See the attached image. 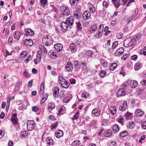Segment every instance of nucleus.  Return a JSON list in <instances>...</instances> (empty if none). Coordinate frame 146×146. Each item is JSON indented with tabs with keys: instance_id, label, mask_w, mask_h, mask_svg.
I'll use <instances>...</instances> for the list:
<instances>
[{
	"instance_id": "53",
	"label": "nucleus",
	"mask_w": 146,
	"mask_h": 146,
	"mask_svg": "<svg viewBox=\"0 0 146 146\" xmlns=\"http://www.w3.org/2000/svg\"><path fill=\"white\" fill-rule=\"evenodd\" d=\"M79 113L77 112L74 115L73 118H72V119H76L79 117Z\"/></svg>"
},
{
	"instance_id": "57",
	"label": "nucleus",
	"mask_w": 146,
	"mask_h": 146,
	"mask_svg": "<svg viewBox=\"0 0 146 146\" xmlns=\"http://www.w3.org/2000/svg\"><path fill=\"white\" fill-rule=\"evenodd\" d=\"M40 2L42 5H45L47 4V0H40Z\"/></svg>"
},
{
	"instance_id": "56",
	"label": "nucleus",
	"mask_w": 146,
	"mask_h": 146,
	"mask_svg": "<svg viewBox=\"0 0 146 146\" xmlns=\"http://www.w3.org/2000/svg\"><path fill=\"white\" fill-rule=\"evenodd\" d=\"M123 34L121 33H119L117 35V39H121L122 37H123Z\"/></svg>"
},
{
	"instance_id": "10",
	"label": "nucleus",
	"mask_w": 146,
	"mask_h": 146,
	"mask_svg": "<svg viewBox=\"0 0 146 146\" xmlns=\"http://www.w3.org/2000/svg\"><path fill=\"white\" fill-rule=\"evenodd\" d=\"M101 112V110L99 109L95 108L92 111V114L94 117H98L100 115Z\"/></svg>"
},
{
	"instance_id": "27",
	"label": "nucleus",
	"mask_w": 146,
	"mask_h": 146,
	"mask_svg": "<svg viewBox=\"0 0 146 146\" xmlns=\"http://www.w3.org/2000/svg\"><path fill=\"white\" fill-rule=\"evenodd\" d=\"M70 48L71 49L72 53L75 52L76 50L75 44L74 43H71L70 45Z\"/></svg>"
},
{
	"instance_id": "58",
	"label": "nucleus",
	"mask_w": 146,
	"mask_h": 146,
	"mask_svg": "<svg viewBox=\"0 0 146 146\" xmlns=\"http://www.w3.org/2000/svg\"><path fill=\"white\" fill-rule=\"evenodd\" d=\"M58 125V123H55L54 124L52 125L51 127L52 130L55 129Z\"/></svg>"
},
{
	"instance_id": "39",
	"label": "nucleus",
	"mask_w": 146,
	"mask_h": 146,
	"mask_svg": "<svg viewBox=\"0 0 146 146\" xmlns=\"http://www.w3.org/2000/svg\"><path fill=\"white\" fill-rule=\"evenodd\" d=\"M24 76L26 78H29L30 77V74L28 73V70L26 69L23 72Z\"/></svg>"
},
{
	"instance_id": "50",
	"label": "nucleus",
	"mask_w": 146,
	"mask_h": 146,
	"mask_svg": "<svg viewBox=\"0 0 146 146\" xmlns=\"http://www.w3.org/2000/svg\"><path fill=\"white\" fill-rule=\"evenodd\" d=\"M27 51H24L21 53V56L22 57H26L27 56Z\"/></svg>"
},
{
	"instance_id": "42",
	"label": "nucleus",
	"mask_w": 146,
	"mask_h": 146,
	"mask_svg": "<svg viewBox=\"0 0 146 146\" xmlns=\"http://www.w3.org/2000/svg\"><path fill=\"white\" fill-rule=\"evenodd\" d=\"M112 1L116 7H118L119 6V0H112Z\"/></svg>"
},
{
	"instance_id": "2",
	"label": "nucleus",
	"mask_w": 146,
	"mask_h": 146,
	"mask_svg": "<svg viewBox=\"0 0 146 146\" xmlns=\"http://www.w3.org/2000/svg\"><path fill=\"white\" fill-rule=\"evenodd\" d=\"M58 80L62 88H66L69 87L70 85L69 83L64 78L63 76H60L59 77Z\"/></svg>"
},
{
	"instance_id": "25",
	"label": "nucleus",
	"mask_w": 146,
	"mask_h": 146,
	"mask_svg": "<svg viewBox=\"0 0 146 146\" xmlns=\"http://www.w3.org/2000/svg\"><path fill=\"white\" fill-rule=\"evenodd\" d=\"M135 126V123L133 122H129V123L127 125V127L129 130H131Z\"/></svg>"
},
{
	"instance_id": "8",
	"label": "nucleus",
	"mask_w": 146,
	"mask_h": 146,
	"mask_svg": "<svg viewBox=\"0 0 146 146\" xmlns=\"http://www.w3.org/2000/svg\"><path fill=\"white\" fill-rule=\"evenodd\" d=\"M22 42L23 45L26 46H31L33 44V41L30 39H26L25 40H23Z\"/></svg>"
},
{
	"instance_id": "23",
	"label": "nucleus",
	"mask_w": 146,
	"mask_h": 146,
	"mask_svg": "<svg viewBox=\"0 0 146 146\" xmlns=\"http://www.w3.org/2000/svg\"><path fill=\"white\" fill-rule=\"evenodd\" d=\"M112 134L111 131L110 129L105 131L103 133L104 136L106 137H109L111 136Z\"/></svg>"
},
{
	"instance_id": "45",
	"label": "nucleus",
	"mask_w": 146,
	"mask_h": 146,
	"mask_svg": "<svg viewBox=\"0 0 146 146\" xmlns=\"http://www.w3.org/2000/svg\"><path fill=\"white\" fill-rule=\"evenodd\" d=\"M131 113L127 112L125 115V117L127 119H129L131 117Z\"/></svg>"
},
{
	"instance_id": "54",
	"label": "nucleus",
	"mask_w": 146,
	"mask_h": 146,
	"mask_svg": "<svg viewBox=\"0 0 146 146\" xmlns=\"http://www.w3.org/2000/svg\"><path fill=\"white\" fill-rule=\"evenodd\" d=\"M132 83V80H127L126 82H124V84L126 85H130Z\"/></svg>"
},
{
	"instance_id": "6",
	"label": "nucleus",
	"mask_w": 146,
	"mask_h": 146,
	"mask_svg": "<svg viewBox=\"0 0 146 146\" xmlns=\"http://www.w3.org/2000/svg\"><path fill=\"white\" fill-rule=\"evenodd\" d=\"M61 27L62 30L64 32L66 31H70L71 28L69 25L65 22H63L61 23Z\"/></svg>"
},
{
	"instance_id": "18",
	"label": "nucleus",
	"mask_w": 146,
	"mask_h": 146,
	"mask_svg": "<svg viewBox=\"0 0 146 146\" xmlns=\"http://www.w3.org/2000/svg\"><path fill=\"white\" fill-rule=\"evenodd\" d=\"M127 107V104L126 101H124L123 104L121 106L119 107V110L122 111L125 110Z\"/></svg>"
},
{
	"instance_id": "43",
	"label": "nucleus",
	"mask_w": 146,
	"mask_h": 146,
	"mask_svg": "<svg viewBox=\"0 0 146 146\" xmlns=\"http://www.w3.org/2000/svg\"><path fill=\"white\" fill-rule=\"evenodd\" d=\"M102 33L98 31L95 34L94 37L97 38H98L102 36L101 33Z\"/></svg>"
},
{
	"instance_id": "30",
	"label": "nucleus",
	"mask_w": 146,
	"mask_h": 146,
	"mask_svg": "<svg viewBox=\"0 0 146 146\" xmlns=\"http://www.w3.org/2000/svg\"><path fill=\"white\" fill-rule=\"evenodd\" d=\"M55 107V105L53 103H49L48 104V110L51 111Z\"/></svg>"
},
{
	"instance_id": "49",
	"label": "nucleus",
	"mask_w": 146,
	"mask_h": 146,
	"mask_svg": "<svg viewBox=\"0 0 146 146\" xmlns=\"http://www.w3.org/2000/svg\"><path fill=\"white\" fill-rule=\"evenodd\" d=\"M124 119V118L122 117H121L118 118V122L120 123L121 125H123V120Z\"/></svg>"
},
{
	"instance_id": "38",
	"label": "nucleus",
	"mask_w": 146,
	"mask_h": 146,
	"mask_svg": "<svg viewBox=\"0 0 146 146\" xmlns=\"http://www.w3.org/2000/svg\"><path fill=\"white\" fill-rule=\"evenodd\" d=\"M93 52L91 50L87 51L86 52V54L90 58H92L93 55Z\"/></svg>"
},
{
	"instance_id": "33",
	"label": "nucleus",
	"mask_w": 146,
	"mask_h": 146,
	"mask_svg": "<svg viewBox=\"0 0 146 146\" xmlns=\"http://www.w3.org/2000/svg\"><path fill=\"white\" fill-rule=\"evenodd\" d=\"M129 134L128 131H124L121 132L120 134V136L121 137H124L127 136Z\"/></svg>"
},
{
	"instance_id": "24",
	"label": "nucleus",
	"mask_w": 146,
	"mask_h": 146,
	"mask_svg": "<svg viewBox=\"0 0 146 146\" xmlns=\"http://www.w3.org/2000/svg\"><path fill=\"white\" fill-rule=\"evenodd\" d=\"M59 91V89L58 88L56 87L54 88V89L53 91V96L55 98L57 97Z\"/></svg>"
},
{
	"instance_id": "9",
	"label": "nucleus",
	"mask_w": 146,
	"mask_h": 146,
	"mask_svg": "<svg viewBox=\"0 0 146 146\" xmlns=\"http://www.w3.org/2000/svg\"><path fill=\"white\" fill-rule=\"evenodd\" d=\"M49 54L50 57L53 59L59 56V54L58 53L52 50L49 52Z\"/></svg>"
},
{
	"instance_id": "13",
	"label": "nucleus",
	"mask_w": 146,
	"mask_h": 146,
	"mask_svg": "<svg viewBox=\"0 0 146 146\" xmlns=\"http://www.w3.org/2000/svg\"><path fill=\"white\" fill-rule=\"evenodd\" d=\"M11 120L13 124L16 125L17 124V114H16L14 113L12 115L11 118Z\"/></svg>"
},
{
	"instance_id": "46",
	"label": "nucleus",
	"mask_w": 146,
	"mask_h": 146,
	"mask_svg": "<svg viewBox=\"0 0 146 146\" xmlns=\"http://www.w3.org/2000/svg\"><path fill=\"white\" fill-rule=\"evenodd\" d=\"M133 84L132 86H131V88H135L138 85V83L137 81L135 80L132 81Z\"/></svg>"
},
{
	"instance_id": "4",
	"label": "nucleus",
	"mask_w": 146,
	"mask_h": 146,
	"mask_svg": "<svg viewBox=\"0 0 146 146\" xmlns=\"http://www.w3.org/2000/svg\"><path fill=\"white\" fill-rule=\"evenodd\" d=\"M61 14L67 16L69 15L70 10L67 7L61 6L60 7Z\"/></svg>"
},
{
	"instance_id": "29",
	"label": "nucleus",
	"mask_w": 146,
	"mask_h": 146,
	"mask_svg": "<svg viewBox=\"0 0 146 146\" xmlns=\"http://www.w3.org/2000/svg\"><path fill=\"white\" fill-rule=\"evenodd\" d=\"M112 130L113 131V132L116 133L118 132L119 130V126L117 124L114 125L112 127Z\"/></svg>"
},
{
	"instance_id": "26",
	"label": "nucleus",
	"mask_w": 146,
	"mask_h": 146,
	"mask_svg": "<svg viewBox=\"0 0 146 146\" xmlns=\"http://www.w3.org/2000/svg\"><path fill=\"white\" fill-rule=\"evenodd\" d=\"M97 29L96 25L94 24L90 28V31L91 33H94Z\"/></svg>"
},
{
	"instance_id": "16",
	"label": "nucleus",
	"mask_w": 146,
	"mask_h": 146,
	"mask_svg": "<svg viewBox=\"0 0 146 146\" xmlns=\"http://www.w3.org/2000/svg\"><path fill=\"white\" fill-rule=\"evenodd\" d=\"M109 110L110 113L113 115H114L116 111V107L114 106H110L109 107Z\"/></svg>"
},
{
	"instance_id": "3",
	"label": "nucleus",
	"mask_w": 146,
	"mask_h": 146,
	"mask_svg": "<svg viewBox=\"0 0 146 146\" xmlns=\"http://www.w3.org/2000/svg\"><path fill=\"white\" fill-rule=\"evenodd\" d=\"M43 41L45 42V45L46 46H50L53 43L52 38L48 35H45L44 36Z\"/></svg>"
},
{
	"instance_id": "59",
	"label": "nucleus",
	"mask_w": 146,
	"mask_h": 146,
	"mask_svg": "<svg viewBox=\"0 0 146 146\" xmlns=\"http://www.w3.org/2000/svg\"><path fill=\"white\" fill-rule=\"evenodd\" d=\"M87 86V88L88 89H90L91 88H92L93 87V84L92 83H89V84H88L86 86Z\"/></svg>"
},
{
	"instance_id": "44",
	"label": "nucleus",
	"mask_w": 146,
	"mask_h": 146,
	"mask_svg": "<svg viewBox=\"0 0 146 146\" xmlns=\"http://www.w3.org/2000/svg\"><path fill=\"white\" fill-rule=\"evenodd\" d=\"M106 72L104 70L100 71V77L103 78L106 76Z\"/></svg>"
},
{
	"instance_id": "7",
	"label": "nucleus",
	"mask_w": 146,
	"mask_h": 146,
	"mask_svg": "<svg viewBox=\"0 0 146 146\" xmlns=\"http://www.w3.org/2000/svg\"><path fill=\"white\" fill-rule=\"evenodd\" d=\"M35 123L33 121H28L27 124V129L31 131L34 129L35 128Z\"/></svg>"
},
{
	"instance_id": "61",
	"label": "nucleus",
	"mask_w": 146,
	"mask_h": 146,
	"mask_svg": "<svg viewBox=\"0 0 146 146\" xmlns=\"http://www.w3.org/2000/svg\"><path fill=\"white\" fill-rule=\"evenodd\" d=\"M141 125H142V127L144 129H146V121H145L143 122L142 123Z\"/></svg>"
},
{
	"instance_id": "63",
	"label": "nucleus",
	"mask_w": 146,
	"mask_h": 146,
	"mask_svg": "<svg viewBox=\"0 0 146 146\" xmlns=\"http://www.w3.org/2000/svg\"><path fill=\"white\" fill-rule=\"evenodd\" d=\"M115 56H120L122 54L121 53V52H119V50L118 51L117 50V51L115 52Z\"/></svg>"
},
{
	"instance_id": "1",
	"label": "nucleus",
	"mask_w": 146,
	"mask_h": 146,
	"mask_svg": "<svg viewBox=\"0 0 146 146\" xmlns=\"http://www.w3.org/2000/svg\"><path fill=\"white\" fill-rule=\"evenodd\" d=\"M136 44V40L135 38L132 39L130 38L126 39L124 41L123 44L125 47H129L132 46Z\"/></svg>"
},
{
	"instance_id": "28",
	"label": "nucleus",
	"mask_w": 146,
	"mask_h": 146,
	"mask_svg": "<svg viewBox=\"0 0 146 146\" xmlns=\"http://www.w3.org/2000/svg\"><path fill=\"white\" fill-rule=\"evenodd\" d=\"M21 36L20 33L19 32H15L14 34V38L17 40H19Z\"/></svg>"
},
{
	"instance_id": "17",
	"label": "nucleus",
	"mask_w": 146,
	"mask_h": 146,
	"mask_svg": "<svg viewBox=\"0 0 146 146\" xmlns=\"http://www.w3.org/2000/svg\"><path fill=\"white\" fill-rule=\"evenodd\" d=\"M74 65L76 70L77 71H79L80 69L81 66L80 62L77 60L75 61Z\"/></svg>"
},
{
	"instance_id": "60",
	"label": "nucleus",
	"mask_w": 146,
	"mask_h": 146,
	"mask_svg": "<svg viewBox=\"0 0 146 146\" xmlns=\"http://www.w3.org/2000/svg\"><path fill=\"white\" fill-rule=\"evenodd\" d=\"M44 84L43 83H42L40 84V91L41 92H43L44 89Z\"/></svg>"
},
{
	"instance_id": "36",
	"label": "nucleus",
	"mask_w": 146,
	"mask_h": 146,
	"mask_svg": "<svg viewBox=\"0 0 146 146\" xmlns=\"http://www.w3.org/2000/svg\"><path fill=\"white\" fill-rule=\"evenodd\" d=\"M36 58V59H37L38 62H39L41 58V52L38 51L37 52Z\"/></svg>"
},
{
	"instance_id": "32",
	"label": "nucleus",
	"mask_w": 146,
	"mask_h": 146,
	"mask_svg": "<svg viewBox=\"0 0 146 146\" xmlns=\"http://www.w3.org/2000/svg\"><path fill=\"white\" fill-rule=\"evenodd\" d=\"M46 141L47 144L49 146L52 145L53 143V140L50 138L46 139Z\"/></svg>"
},
{
	"instance_id": "34",
	"label": "nucleus",
	"mask_w": 146,
	"mask_h": 146,
	"mask_svg": "<svg viewBox=\"0 0 146 146\" xmlns=\"http://www.w3.org/2000/svg\"><path fill=\"white\" fill-rule=\"evenodd\" d=\"M26 32L27 35H32L34 34V32L31 29H28L26 30Z\"/></svg>"
},
{
	"instance_id": "5",
	"label": "nucleus",
	"mask_w": 146,
	"mask_h": 146,
	"mask_svg": "<svg viewBox=\"0 0 146 146\" xmlns=\"http://www.w3.org/2000/svg\"><path fill=\"white\" fill-rule=\"evenodd\" d=\"M81 9V7L79 6L78 8H76V10L74 13V16L77 19H80L82 16Z\"/></svg>"
},
{
	"instance_id": "40",
	"label": "nucleus",
	"mask_w": 146,
	"mask_h": 146,
	"mask_svg": "<svg viewBox=\"0 0 146 146\" xmlns=\"http://www.w3.org/2000/svg\"><path fill=\"white\" fill-rule=\"evenodd\" d=\"M76 24L77 29L78 31H81L82 29V27L80 23L78 22L76 23Z\"/></svg>"
},
{
	"instance_id": "31",
	"label": "nucleus",
	"mask_w": 146,
	"mask_h": 146,
	"mask_svg": "<svg viewBox=\"0 0 146 146\" xmlns=\"http://www.w3.org/2000/svg\"><path fill=\"white\" fill-rule=\"evenodd\" d=\"M143 113H144L142 111L139 110H137L135 114L136 115L140 117L143 116Z\"/></svg>"
},
{
	"instance_id": "14",
	"label": "nucleus",
	"mask_w": 146,
	"mask_h": 146,
	"mask_svg": "<svg viewBox=\"0 0 146 146\" xmlns=\"http://www.w3.org/2000/svg\"><path fill=\"white\" fill-rule=\"evenodd\" d=\"M54 47L57 52H59L61 51L63 48V45L60 43H57L54 45Z\"/></svg>"
},
{
	"instance_id": "20",
	"label": "nucleus",
	"mask_w": 146,
	"mask_h": 146,
	"mask_svg": "<svg viewBox=\"0 0 146 146\" xmlns=\"http://www.w3.org/2000/svg\"><path fill=\"white\" fill-rule=\"evenodd\" d=\"M88 5L89 9V10L92 13H94L95 12L96 10L94 6L91 3H88Z\"/></svg>"
},
{
	"instance_id": "41",
	"label": "nucleus",
	"mask_w": 146,
	"mask_h": 146,
	"mask_svg": "<svg viewBox=\"0 0 146 146\" xmlns=\"http://www.w3.org/2000/svg\"><path fill=\"white\" fill-rule=\"evenodd\" d=\"M140 62H137L135 64L134 67L135 69L137 70H139L140 68Z\"/></svg>"
},
{
	"instance_id": "11",
	"label": "nucleus",
	"mask_w": 146,
	"mask_h": 146,
	"mask_svg": "<svg viewBox=\"0 0 146 146\" xmlns=\"http://www.w3.org/2000/svg\"><path fill=\"white\" fill-rule=\"evenodd\" d=\"M91 14L88 11H85L82 15L83 19L86 20L89 19L90 17Z\"/></svg>"
},
{
	"instance_id": "51",
	"label": "nucleus",
	"mask_w": 146,
	"mask_h": 146,
	"mask_svg": "<svg viewBox=\"0 0 146 146\" xmlns=\"http://www.w3.org/2000/svg\"><path fill=\"white\" fill-rule=\"evenodd\" d=\"M28 134V133L27 131H24L21 132V135L22 137H25Z\"/></svg>"
},
{
	"instance_id": "12",
	"label": "nucleus",
	"mask_w": 146,
	"mask_h": 146,
	"mask_svg": "<svg viewBox=\"0 0 146 146\" xmlns=\"http://www.w3.org/2000/svg\"><path fill=\"white\" fill-rule=\"evenodd\" d=\"M66 70L68 72H71L73 69L72 65L71 62L69 61L67 62L65 66Z\"/></svg>"
},
{
	"instance_id": "62",
	"label": "nucleus",
	"mask_w": 146,
	"mask_h": 146,
	"mask_svg": "<svg viewBox=\"0 0 146 146\" xmlns=\"http://www.w3.org/2000/svg\"><path fill=\"white\" fill-rule=\"evenodd\" d=\"M103 7L106 9L108 7V4L107 2L104 1L103 3Z\"/></svg>"
},
{
	"instance_id": "55",
	"label": "nucleus",
	"mask_w": 146,
	"mask_h": 146,
	"mask_svg": "<svg viewBox=\"0 0 146 146\" xmlns=\"http://www.w3.org/2000/svg\"><path fill=\"white\" fill-rule=\"evenodd\" d=\"M100 62L102 63V66L104 67H105L107 65V62H104V60L103 59H101Z\"/></svg>"
},
{
	"instance_id": "22",
	"label": "nucleus",
	"mask_w": 146,
	"mask_h": 146,
	"mask_svg": "<svg viewBox=\"0 0 146 146\" xmlns=\"http://www.w3.org/2000/svg\"><path fill=\"white\" fill-rule=\"evenodd\" d=\"M63 135V132L61 130H58L55 133L56 137L58 138H59Z\"/></svg>"
},
{
	"instance_id": "35",
	"label": "nucleus",
	"mask_w": 146,
	"mask_h": 146,
	"mask_svg": "<svg viewBox=\"0 0 146 146\" xmlns=\"http://www.w3.org/2000/svg\"><path fill=\"white\" fill-rule=\"evenodd\" d=\"M117 64L116 63H114L112 64L110 67V69L111 70H113L117 66Z\"/></svg>"
},
{
	"instance_id": "21",
	"label": "nucleus",
	"mask_w": 146,
	"mask_h": 146,
	"mask_svg": "<svg viewBox=\"0 0 146 146\" xmlns=\"http://www.w3.org/2000/svg\"><path fill=\"white\" fill-rule=\"evenodd\" d=\"M81 66L83 70H87V62L84 61H81Z\"/></svg>"
},
{
	"instance_id": "47",
	"label": "nucleus",
	"mask_w": 146,
	"mask_h": 146,
	"mask_svg": "<svg viewBox=\"0 0 146 146\" xmlns=\"http://www.w3.org/2000/svg\"><path fill=\"white\" fill-rule=\"evenodd\" d=\"M104 30V25L103 24L100 25L98 28V31L102 33Z\"/></svg>"
},
{
	"instance_id": "15",
	"label": "nucleus",
	"mask_w": 146,
	"mask_h": 146,
	"mask_svg": "<svg viewBox=\"0 0 146 146\" xmlns=\"http://www.w3.org/2000/svg\"><path fill=\"white\" fill-rule=\"evenodd\" d=\"M74 21V19L73 17H70L69 18L67 19L66 22L68 23L71 27V26L73 25Z\"/></svg>"
},
{
	"instance_id": "52",
	"label": "nucleus",
	"mask_w": 146,
	"mask_h": 146,
	"mask_svg": "<svg viewBox=\"0 0 146 146\" xmlns=\"http://www.w3.org/2000/svg\"><path fill=\"white\" fill-rule=\"evenodd\" d=\"M70 100V98L68 97H66L63 99V102L64 103H67L69 102Z\"/></svg>"
},
{
	"instance_id": "48",
	"label": "nucleus",
	"mask_w": 146,
	"mask_h": 146,
	"mask_svg": "<svg viewBox=\"0 0 146 146\" xmlns=\"http://www.w3.org/2000/svg\"><path fill=\"white\" fill-rule=\"evenodd\" d=\"M118 44V42L117 41H116L113 42L112 46V48L113 49H114L117 46Z\"/></svg>"
},
{
	"instance_id": "37",
	"label": "nucleus",
	"mask_w": 146,
	"mask_h": 146,
	"mask_svg": "<svg viewBox=\"0 0 146 146\" xmlns=\"http://www.w3.org/2000/svg\"><path fill=\"white\" fill-rule=\"evenodd\" d=\"M64 107L62 106H61L59 108V109L58 110V114H62L64 113L65 110L64 109Z\"/></svg>"
},
{
	"instance_id": "64",
	"label": "nucleus",
	"mask_w": 146,
	"mask_h": 146,
	"mask_svg": "<svg viewBox=\"0 0 146 146\" xmlns=\"http://www.w3.org/2000/svg\"><path fill=\"white\" fill-rule=\"evenodd\" d=\"M115 56H120L122 54L121 53V52H119V50L118 51L117 50V51L115 52Z\"/></svg>"
},
{
	"instance_id": "19",
	"label": "nucleus",
	"mask_w": 146,
	"mask_h": 146,
	"mask_svg": "<svg viewBox=\"0 0 146 146\" xmlns=\"http://www.w3.org/2000/svg\"><path fill=\"white\" fill-rule=\"evenodd\" d=\"M126 93L125 91H124L122 89H119L117 92V97L119 96H124Z\"/></svg>"
}]
</instances>
